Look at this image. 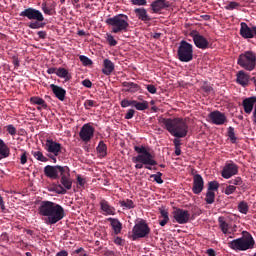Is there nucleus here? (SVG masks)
Here are the masks:
<instances>
[{
	"instance_id": "4be33fe9",
	"label": "nucleus",
	"mask_w": 256,
	"mask_h": 256,
	"mask_svg": "<svg viewBox=\"0 0 256 256\" xmlns=\"http://www.w3.org/2000/svg\"><path fill=\"white\" fill-rule=\"evenodd\" d=\"M251 79V76L249 74L245 73V71L240 70L236 74V83L238 85H241L242 87H247L249 85V80Z\"/></svg>"
},
{
	"instance_id": "13d9d810",
	"label": "nucleus",
	"mask_w": 256,
	"mask_h": 256,
	"mask_svg": "<svg viewBox=\"0 0 256 256\" xmlns=\"http://www.w3.org/2000/svg\"><path fill=\"white\" fill-rule=\"evenodd\" d=\"M83 87H86L87 89H91L93 87V82L89 79H85L82 81Z\"/></svg>"
},
{
	"instance_id": "8fccbe9b",
	"label": "nucleus",
	"mask_w": 256,
	"mask_h": 256,
	"mask_svg": "<svg viewBox=\"0 0 256 256\" xmlns=\"http://www.w3.org/2000/svg\"><path fill=\"white\" fill-rule=\"evenodd\" d=\"M6 130L8 131L9 135L15 136L17 135V128L13 126V124H9L6 126Z\"/></svg>"
},
{
	"instance_id": "7c9ffc66",
	"label": "nucleus",
	"mask_w": 256,
	"mask_h": 256,
	"mask_svg": "<svg viewBox=\"0 0 256 256\" xmlns=\"http://www.w3.org/2000/svg\"><path fill=\"white\" fill-rule=\"evenodd\" d=\"M30 103L32 105H39L40 107H43L44 109H47L48 105L47 102L43 100V98L39 96H33L30 98Z\"/></svg>"
},
{
	"instance_id": "bb28decb",
	"label": "nucleus",
	"mask_w": 256,
	"mask_h": 256,
	"mask_svg": "<svg viewBox=\"0 0 256 256\" xmlns=\"http://www.w3.org/2000/svg\"><path fill=\"white\" fill-rule=\"evenodd\" d=\"M107 221L110 222V225L115 233V235H119L121 230L123 229V224L117 218H108Z\"/></svg>"
},
{
	"instance_id": "e2e57ef3",
	"label": "nucleus",
	"mask_w": 256,
	"mask_h": 256,
	"mask_svg": "<svg viewBox=\"0 0 256 256\" xmlns=\"http://www.w3.org/2000/svg\"><path fill=\"white\" fill-rule=\"evenodd\" d=\"M167 223H169V218H161V219H159V225H160L161 227H165V225H166Z\"/></svg>"
},
{
	"instance_id": "0eeeda50",
	"label": "nucleus",
	"mask_w": 256,
	"mask_h": 256,
	"mask_svg": "<svg viewBox=\"0 0 256 256\" xmlns=\"http://www.w3.org/2000/svg\"><path fill=\"white\" fill-rule=\"evenodd\" d=\"M237 64L245 71H253L256 67V54L253 51H246L239 55Z\"/></svg>"
},
{
	"instance_id": "a878e982",
	"label": "nucleus",
	"mask_w": 256,
	"mask_h": 256,
	"mask_svg": "<svg viewBox=\"0 0 256 256\" xmlns=\"http://www.w3.org/2000/svg\"><path fill=\"white\" fill-rule=\"evenodd\" d=\"M100 209L104 212V215H115V207L111 206L105 199L100 201Z\"/></svg>"
},
{
	"instance_id": "f704fd0d",
	"label": "nucleus",
	"mask_w": 256,
	"mask_h": 256,
	"mask_svg": "<svg viewBox=\"0 0 256 256\" xmlns=\"http://www.w3.org/2000/svg\"><path fill=\"white\" fill-rule=\"evenodd\" d=\"M32 155L34 159H36L37 161H41V163H47V161H49V158L45 157V155H43V152L41 151H32Z\"/></svg>"
},
{
	"instance_id": "f3484780",
	"label": "nucleus",
	"mask_w": 256,
	"mask_h": 256,
	"mask_svg": "<svg viewBox=\"0 0 256 256\" xmlns=\"http://www.w3.org/2000/svg\"><path fill=\"white\" fill-rule=\"evenodd\" d=\"M204 187H205V182L203 181V176H201V174L194 175L193 187H192V191L194 195H199L200 193H202Z\"/></svg>"
},
{
	"instance_id": "3c124183",
	"label": "nucleus",
	"mask_w": 256,
	"mask_h": 256,
	"mask_svg": "<svg viewBox=\"0 0 256 256\" xmlns=\"http://www.w3.org/2000/svg\"><path fill=\"white\" fill-rule=\"evenodd\" d=\"M237 190V187L233 186V185H229L226 187L224 193L225 195H233L234 191Z\"/></svg>"
},
{
	"instance_id": "bf43d9fd",
	"label": "nucleus",
	"mask_w": 256,
	"mask_h": 256,
	"mask_svg": "<svg viewBox=\"0 0 256 256\" xmlns=\"http://www.w3.org/2000/svg\"><path fill=\"white\" fill-rule=\"evenodd\" d=\"M133 117H135V110L129 109L125 114V119H133Z\"/></svg>"
},
{
	"instance_id": "79ce46f5",
	"label": "nucleus",
	"mask_w": 256,
	"mask_h": 256,
	"mask_svg": "<svg viewBox=\"0 0 256 256\" xmlns=\"http://www.w3.org/2000/svg\"><path fill=\"white\" fill-rule=\"evenodd\" d=\"M120 105L123 109L127 108V107H135V100H127V99H123L120 102Z\"/></svg>"
},
{
	"instance_id": "f03ea898",
	"label": "nucleus",
	"mask_w": 256,
	"mask_h": 256,
	"mask_svg": "<svg viewBox=\"0 0 256 256\" xmlns=\"http://www.w3.org/2000/svg\"><path fill=\"white\" fill-rule=\"evenodd\" d=\"M160 125H162L172 137L183 139L187 137L189 133V125L183 120V118H163L158 119Z\"/></svg>"
},
{
	"instance_id": "6e6d98bb",
	"label": "nucleus",
	"mask_w": 256,
	"mask_h": 256,
	"mask_svg": "<svg viewBox=\"0 0 256 256\" xmlns=\"http://www.w3.org/2000/svg\"><path fill=\"white\" fill-rule=\"evenodd\" d=\"M132 5H138L139 7H143L147 5V0H131Z\"/></svg>"
},
{
	"instance_id": "7ed1b4c3",
	"label": "nucleus",
	"mask_w": 256,
	"mask_h": 256,
	"mask_svg": "<svg viewBox=\"0 0 256 256\" xmlns=\"http://www.w3.org/2000/svg\"><path fill=\"white\" fill-rule=\"evenodd\" d=\"M134 151L137 156L132 157V163H136L135 169H148V171H157L155 165H157V160H155V155L151 154L149 148L141 145L134 146ZM154 167V168H153Z\"/></svg>"
},
{
	"instance_id": "338daca9",
	"label": "nucleus",
	"mask_w": 256,
	"mask_h": 256,
	"mask_svg": "<svg viewBox=\"0 0 256 256\" xmlns=\"http://www.w3.org/2000/svg\"><path fill=\"white\" fill-rule=\"evenodd\" d=\"M114 243L115 245H123V239H121V237H116Z\"/></svg>"
},
{
	"instance_id": "e433bc0d",
	"label": "nucleus",
	"mask_w": 256,
	"mask_h": 256,
	"mask_svg": "<svg viewBox=\"0 0 256 256\" xmlns=\"http://www.w3.org/2000/svg\"><path fill=\"white\" fill-rule=\"evenodd\" d=\"M205 202L207 205H213V203H215V192L208 190L206 193Z\"/></svg>"
},
{
	"instance_id": "de8ad7c7",
	"label": "nucleus",
	"mask_w": 256,
	"mask_h": 256,
	"mask_svg": "<svg viewBox=\"0 0 256 256\" xmlns=\"http://www.w3.org/2000/svg\"><path fill=\"white\" fill-rule=\"evenodd\" d=\"M79 59H80L81 63H83V65H85V66L93 65V60L89 59V57H87L85 55H80Z\"/></svg>"
},
{
	"instance_id": "5701e85b",
	"label": "nucleus",
	"mask_w": 256,
	"mask_h": 256,
	"mask_svg": "<svg viewBox=\"0 0 256 256\" xmlns=\"http://www.w3.org/2000/svg\"><path fill=\"white\" fill-rule=\"evenodd\" d=\"M50 89L52 90L56 99H59V101H65V95H67V91L63 87L51 84Z\"/></svg>"
},
{
	"instance_id": "ea45409f",
	"label": "nucleus",
	"mask_w": 256,
	"mask_h": 256,
	"mask_svg": "<svg viewBox=\"0 0 256 256\" xmlns=\"http://www.w3.org/2000/svg\"><path fill=\"white\" fill-rule=\"evenodd\" d=\"M228 137L231 143H237V136H235V128H233L232 126L228 128Z\"/></svg>"
},
{
	"instance_id": "aec40b11",
	"label": "nucleus",
	"mask_w": 256,
	"mask_h": 256,
	"mask_svg": "<svg viewBox=\"0 0 256 256\" xmlns=\"http://www.w3.org/2000/svg\"><path fill=\"white\" fill-rule=\"evenodd\" d=\"M60 185H62L63 188L66 189V191L71 190L73 187V180H71V174L69 173V167H67V170L60 175Z\"/></svg>"
},
{
	"instance_id": "412c9836",
	"label": "nucleus",
	"mask_w": 256,
	"mask_h": 256,
	"mask_svg": "<svg viewBox=\"0 0 256 256\" xmlns=\"http://www.w3.org/2000/svg\"><path fill=\"white\" fill-rule=\"evenodd\" d=\"M255 103H256V97L255 96L245 98L242 102L244 113H247L248 115H251V113H253V108L255 107Z\"/></svg>"
},
{
	"instance_id": "72a5a7b5",
	"label": "nucleus",
	"mask_w": 256,
	"mask_h": 256,
	"mask_svg": "<svg viewBox=\"0 0 256 256\" xmlns=\"http://www.w3.org/2000/svg\"><path fill=\"white\" fill-rule=\"evenodd\" d=\"M97 153L101 155V157H106L107 156V144L101 140L96 148Z\"/></svg>"
},
{
	"instance_id": "b1692460",
	"label": "nucleus",
	"mask_w": 256,
	"mask_h": 256,
	"mask_svg": "<svg viewBox=\"0 0 256 256\" xmlns=\"http://www.w3.org/2000/svg\"><path fill=\"white\" fill-rule=\"evenodd\" d=\"M134 13L139 19V21H143V23H149L151 21V16L147 13V9L145 8H135Z\"/></svg>"
},
{
	"instance_id": "09e8293b",
	"label": "nucleus",
	"mask_w": 256,
	"mask_h": 256,
	"mask_svg": "<svg viewBox=\"0 0 256 256\" xmlns=\"http://www.w3.org/2000/svg\"><path fill=\"white\" fill-rule=\"evenodd\" d=\"M237 7H239L238 2H229V4L224 7V9H226V11H233V9H237Z\"/></svg>"
},
{
	"instance_id": "c85d7f7f",
	"label": "nucleus",
	"mask_w": 256,
	"mask_h": 256,
	"mask_svg": "<svg viewBox=\"0 0 256 256\" xmlns=\"http://www.w3.org/2000/svg\"><path fill=\"white\" fill-rule=\"evenodd\" d=\"M11 155V149L5 144V141L0 138V161L1 159H7Z\"/></svg>"
},
{
	"instance_id": "20e7f679",
	"label": "nucleus",
	"mask_w": 256,
	"mask_h": 256,
	"mask_svg": "<svg viewBox=\"0 0 256 256\" xmlns=\"http://www.w3.org/2000/svg\"><path fill=\"white\" fill-rule=\"evenodd\" d=\"M19 16L29 19V21H35L28 25L29 29H43V27H45V23H43L45 17L43 16V13L33 7L24 9L20 12Z\"/></svg>"
},
{
	"instance_id": "c9c22d12",
	"label": "nucleus",
	"mask_w": 256,
	"mask_h": 256,
	"mask_svg": "<svg viewBox=\"0 0 256 256\" xmlns=\"http://www.w3.org/2000/svg\"><path fill=\"white\" fill-rule=\"evenodd\" d=\"M134 107H135V109H137V111H145V110L149 109V102H147V101L138 102L135 100Z\"/></svg>"
},
{
	"instance_id": "5fc2aeb1",
	"label": "nucleus",
	"mask_w": 256,
	"mask_h": 256,
	"mask_svg": "<svg viewBox=\"0 0 256 256\" xmlns=\"http://www.w3.org/2000/svg\"><path fill=\"white\" fill-rule=\"evenodd\" d=\"M159 219H169V212L165 208H160Z\"/></svg>"
},
{
	"instance_id": "f8f14e48",
	"label": "nucleus",
	"mask_w": 256,
	"mask_h": 256,
	"mask_svg": "<svg viewBox=\"0 0 256 256\" xmlns=\"http://www.w3.org/2000/svg\"><path fill=\"white\" fill-rule=\"evenodd\" d=\"M95 135V128L91 124L87 123L82 126L79 132V137L84 143H89Z\"/></svg>"
},
{
	"instance_id": "4c0bfd02",
	"label": "nucleus",
	"mask_w": 256,
	"mask_h": 256,
	"mask_svg": "<svg viewBox=\"0 0 256 256\" xmlns=\"http://www.w3.org/2000/svg\"><path fill=\"white\" fill-rule=\"evenodd\" d=\"M238 210L240 213H243V215H247V213H249V205L247 202L242 201L238 204Z\"/></svg>"
},
{
	"instance_id": "58836bf2",
	"label": "nucleus",
	"mask_w": 256,
	"mask_h": 256,
	"mask_svg": "<svg viewBox=\"0 0 256 256\" xmlns=\"http://www.w3.org/2000/svg\"><path fill=\"white\" fill-rule=\"evenodd\" d=\"M91 107H99V104H97V101L94 100H85L84 101V108L89 111L91 110Z\"/></svg>"
},
{
	"instance_id": "f257e3e1",
	"label": "nucleus",
	"mask_w": 256,
	"mask_h": 256,
	"mask_svg": "<svg viewBox=\"0 0 256 256\" xmlns=\"http://www.w3.org/2000/svg\"><path fill=\"white\" fill-rule=\"evenodd\" d=\"M38 213L41 217H46L44 220L46 225H55V223H59L65 218L63 206L49 200H44L40 203Z\"/></svg>"
},
{
	"instance_id": "423d86ee",
	"label": "nucleus",
	"mask_w": 256,
	"mask_h": 256,
	"mask_svg": "<svg viewBox=\"0 0 256 256\" xmlns=\"http://www.w3.org/2000/svg\"><path fill=\"white\" fill-rule=\"evenodd\" d=\"M105 23L112 27V33H127L129 29V16L118 14L106 19Z\"/></svg>"
},
{
	"instance_id": "9b49d317",
	"label": "nucleus",
	"mask_w": 256,
	"mask_h": 256,
	"mask_svg": "<svg viewBox=\"0 0 256 256\" xmlns=\"http://www.w3.org/2000/svg\"><path fill=\"white\" fill-rule=\"evenodd\" d=\"M67 171V166H51L47 165L44 167V175L48 179L57 180L61 178L62 173Z\"/></svg>"
},
{
	"instance_id": "393cba45",
	"label": "nucleus",
	"mask_w": 256,
	"mask_h": 256,
	"mask_svg": "<svg viewBox=\"0 0 256 256\" xmlns=\"http://www.w3.org/2000/svg\"><path fill=\"white\" fill-rule=\"evenodd\" d=\"M218 225L224 235H232L235 233V231H231V226L225 221V217L218 218Z\"/></svg>"
},
{
	"instance_id": "69168bd1",
	"label": "nucleus",
	"mask_w": 256,
	"mask_h": 256,
	"mask_svg": "<svg viewBox=\"0 0 256 256\" xmlns=\"http://www.w3.org/2000/svg\"><path fill=\"white\" fill-rule=\"evenodd\" d=\"M173 143H174L175 148H180L181 147V140L179 138H175L173 140Z\"/></svg>"
},
{
	"instance_id": "2eb2a0df",
	"label": "nucleus",
	"mask_w": 256,
	"mask_h": 256,
	"mask_svg": "<svg viewBox=\"0 0 256 256\" xmlns=\"http://www.w3.org/2000/svg\"><path fill=\"white\" fill-rule=\"evenodd\" d=\"M240 35L243 39H253L256 37V26L249 27L247 23L240 24Z\"/></svg>"
},
{
	"instance_id": "774afa93",
	"label": "nucleus",
	"mask_w": 256,
	"mask_h": 256,
	"mask_svg": "<svg viewBox=\"0 0 256 256\" xmlns=\"http://www.w3.org/2000/svg\"><path fill=\"white\" fill-rule=\"evenodd\" d=\"M56 256H69V253L65 250H62V251L56 253Z\"/></svg>"
},
{
	"instance_id": "c756f323",
	"label": "nucleus",
	"mask_w": 256,
	"mask_h": 256,
	"mask_svg": "<svg viewBox=\"0 0 256 256\" xmlns=\"http://www.w3.org/2000/svg\"><path fill=\"white\" fill-rule=\"evenodd\" d=\"M122 87H125L126 93H137L141 89V86L134 82H123Z\"/></svg>"
},
{
	"instance_id": "052dcab7",
	"label": "nucleus",
	"mask_w": 256,
	"mask_h": 256,
	"mask_svg": "<svg viewBox=\"0 0 256 256\" xmlns=\"http://www.w3.org/2000/svg\"><path fill=\"white\" fill-rule=\"evenodd\" d=\"M77 183L78 185H80V187H85V179L83 177H81V175L77 176Z\"/></svg>"
},
{
	"instance_id": "2f4dec72",
	"label": "nucleus",
	"mask_w": 256,
	"mask_h": 256,
	"mask_svg": "<svg viewBox=\"0 0 256 256\" xmlns=\"http://www.w3.org/2000/svg\"><path fill=\"white\" fill-rule=\"evenodd\" d=\"M56 75L61 79H65V81L71 80V75H69V71L65 68H58L56 71Z\"/></svg>"
},
{
	"instance_id": "6e6552de",
	"label": "nucleus",
	"mask_w": 256,
	"mask_h": 256,
	"mask_svg": "<svg viewBox=\"0 0 256 256\" xmlns=\"http://www.w3.org/2000/svg\"><path fill=\"white\" fill-rule=\"evenodd\" d=\"M177 56L182 63L193 61V44L182 40L177 50Z\"/></svg>"
},
{
	"instance_id": "49530a36",
	"label": "nucleus",
	"mask_w": 256,
	"mask_h": 256,
	"mask_svg": "<svg viewBox=\"0 0 256 256\" xmlns=\"http://www.w3.org/2000/svg\"><path fill=\"white\" fill-rule=\"evenodd\" d=\"M106 41L110 45V47H115V45H117V40H115L113 35L109 33L106 34Z\"/></svg>"
},
{
	"instance_id": "6ab92c4d",
	"label": "nucleus",
	"mask_w": 256,
	"mask_h": 256,
	"mask_svg": "<svg viewBox=\"0 0 256 256\" xmlns=\"http://www.w3.org/2000/svg\"><path fill=\"white\" fill-rule=\"evenodd\" d=\"M153 13H161L163 9H169L171 7V3L167 0H155L150 5Z\"/></svg>"
},
{
	"instance_id": "39448f33",
	"label": "nucleus",
	"mask_w": 256,
	"mask_h": 256,
	"mask_svg": "<svg viewBox=\"0 0 256 256\" xmlns=\"http://www.w3.org/2000/svg\"><path fill=\"white\" fill-rule=\"evenodd\" d=\"M243 235L245 236L230 241L228 243L229 249H232V251H247L253 249V247H255V239H253V236L247 231H244Z\"/></svg>"
},
{
	"instance_id": "37998d69",
	"label": "nucleus",
	"mask_w": 256,
	"mask_h": 256,
	"mask_svg": "<svg viewBox=\"0 0 256 256\" xmlns=\"http://www.w3.org/2000/svg\"><path fill=\"white\" fill-rule=\"evenodd\" d=\"M41 9L45 15H53L54 13V10L52 8H49V6H47V2L42 3Z\"/></svg>"
},
{
	"instance_id": "9d476101",
	"label": "nucleus",
	"mask_w": 256,
	"mask_h": 256,
	"mask_svg": "<svg viewBox=\"0 0 256 256\" xmlns=\"http://www.w3.org/2000/svg\"><path fill=\"white\" fill-rule=\"evenodd\" d=\"M151 233V228L145 220H141L136 223L132 229V239L133 241H137V239H144L145 237L149 236Z\"/></svg>"
},
{
	"instance_id": "4d7b16f0",
	"label": "nucleus",
	"mask_w": 256,
	"mask_h": 256,
	"mask_svg": "<svg viewBox=\"0 0 256 256\" xmlns=\"http://www.w3.org/2000/svg\"><path fill=\"white\" fill-rule=\"evenodd\" d=\"M146 89L149 93H151L152 95H155V93H157V88L155 87V85L153 84H149L146 86Z\"/></svg>"
},
{
	"instance_id": "473e14b6",
	"label": "nucleus",
	"mask_w": 256,
	"mask_h": 256,
	"mask_svg": "<svg viewBox=\"0 0 256 256\" xmlns=\"http://www.w3.org/2000/svg\"><path fill=\"white\" fill-rule=\"evenodd\" d=\"M119 205L123 209H135V202L131 199H126V200H120Z\"/></svg>"
},
{
	"instance_id": "4468645a",
	"label": "nucleus",
	"mask_w": 256,
	"mask_h": 256,
	"mask_svg": "<svg viewBox=\"0 0 256 256\" xmlns=\"http://www.w3.org/2000/svg\"><path fill=\"white\" fill-rule=\"evenodd\" d=\"M174 219L179 225H185V223H189V219H191V214L188 210H184L181 208H177L173 212Z\"/></svg>"
},
{
	"instance_id": "dca6fc26",
	"label": "nucleus",
	"mask_w": 256,
	"mask_h": 256,
	"mask_svg": "<svg viewBox=\"0 0 256 256\" xmlns=\"http://www.w3.org/2000/svg\"><path fill=\"white\" fill-rule=\"evenodd\" d=\"M190 36L193 39L194 45L198 49H208L209 48V41L205 36L199 34V32L191 33Z\"/></svg>"
},
{
	"instance_id": "c03bdc74",
	"label": "nucleus",
	"mask_w": 256,
	"mask_h": 256,
	"mask_svg": "<svg viewBox=\"0 0 256 256\" xmlns=\"http://www.w3.org/2000/svg\"><path fill=\"white\" fill-rule=\"evenodd\" d=\"M150 177L151 179H154L156 183H158L159 185H162L163 179L161 177H163V173L157 172L156 174H152Z\"/></svg>"
},
{
	"instance_id": "a211bd4d",
	"label": "nucleus",
	"mask_w": 256,
	"mask_h": 256,
	"mask_svg": "<svg viewBox=\"0 0 256 256\" xmlns=\"http://www.w3.org/2000/svg\"><path fill=\"white\" fill-rule=\"evenodd\" d=\"M214 125H225L227 123V116L225 113L213 111L208 115Z\"/></svg>"
},
{
	"instance_id": "0e129e2a",
	"label": "nucleus",
	"mask_w": 256,
	"mask_h": 256,
	"mask_svg": "<svg viewBox=\"0 0 256 256\" xmlns=\"http://www.w3.org/2000/svg\"><path fill=\"white\" fill-rule=\"evenodd\" d=\"M57 70H58L57 68L51 67L47 69V73L48 75H53V74L57 75Z\"/></svg>"
},
{
	"instance_id": "1a4fd4ad",
	"label": "nucleus",
	"mask_w": 256,
	"mask_h": 256,
	"mask_svg": "<svg viewBox=\"0 0 256 256\" xmlns=\"http://www.w3.org/2000/svg\"><path fill=\"white\" fill-rule=\"evenodd\" d=\"M45 151H47L49 159L53 161V163H57V157L61 155L63 151V146L61 143L54 141L53 139H47L43 144Z\"/></svg>"
},
{
	"instance_id": "ddd939ff",
	"label": "nucleus",
	"mask_w": 256,
	"mask_h": 256,
	"mask_svg": "<svg viewBox=\"0 0 256 256\" xmlns=\"http://www.w3.org/2000/svg\"><path fill=\"white\" fill-rule=\"evenodd\" d=\"M237 173H239V166L233 161H230L223 167L221 175L224 179H231V177L237 175Z\"/></svg>"
},
{
	"instance_id": "a19ab883",
	"label": "nucleus",
	"mask_w": 256,
	"mask_h": 256,
	"mask_svg": "<svg viewBox=\"0 0 256 256\" xmlns=\"http://www.w3.org/2000/svg\"><path fill=\"white\" fill-rule=\"evenodd\" d=\"M53 191H55V193L58 195H66L67 193V189H65L61 184L55 185Z\"/></svg>"
},
{
	"instance_id": "603ef678",
	"label": "nucleus",
	"mask_w": 256,
	"mask_h": 256,
	"mask_svg": "<svg viewBox=\"0 0 256 256\" xmlns=\"http://www.w3.org/2000/svg\"><path fill=\"white\" fill-rule=\"evenodd\" d=\"M28 155H29V153H27V151L22 150V154L20 156V163H21V165H25V163H27Z\"/></svg>"
},
{
	"instance_id": "a18cd8bd",
	"label": "nucleus",
	"mask_w": 256,
	"mask_h": 256,
	"mask_svg": "<svg viewBox=\"0 0 256 256\" xmlns=\"http://www.w3.org/2000/svg\"><path fill=\"white\" fill-rule=\"evenodd\" d=\"M219 190V182L217 181H210L208 183V191H218Z\"/></svg>"
},
{
	"instance_id": "864d4df0",
	"label": "nucleus",
	"mask_w": 256,
	"mask_h": 256,
	"mask_svg": "<svg viewBox=\"0 0 256 256\" xmlns=\"http://www.w3.org/2000/svg\"><path fill=\"white\" fill-rule=\"evenodd\" d=\"M229 184L233 185V186H235V185H243V180L241 179V177H236V178L230 180Z\"/></svg>"
},
{
	"instance_id": "cd10ccee",
	"label": "nucleus",
	"mask_w": 256,
	"mask_h": 256,
	"mask_svg": "<svg viewBox=\"0 0 256 256\" xmlns=\"http://www.w3.org/2000/svg\"><path fill=\"white\" fill-rule=\"evenodd\" d=\"M103 67L102 73L104 75H111L113 71H115V64H113V62L109 59H104Z\"/></svg>"
},
{
	"instance_id": "680f3d73",
	"label": "nucleus",
	"mask_w": 256,
	"mask_h": 256,
	"mask_svg": "<svg viewBox=\"0 0 256 256\" xmlns=\"http://www.w3.org/2000/svg\"><path fill=\"white\" fill-rule=\"evenodd\" d=\"M37 35L39 39H47V32L46 31H38Z\"/></svg>"
}]
</instances>
